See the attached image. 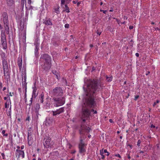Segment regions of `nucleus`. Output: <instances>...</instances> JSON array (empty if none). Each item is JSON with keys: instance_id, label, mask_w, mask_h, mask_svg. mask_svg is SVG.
<instances>
[{"instance_id": "obj_1", "label": "nucleus", "mask_w": 160, "mask_h": 160, "mask_svg": "<svg viewBox=\"0 0 160 160\" xmlns=\"http://www.w3.org/2000/svg\"><path fill=\"white\" fill-rule=\"evenodd\" d=\"M87 89H83L86 95L83 99V104L82 107V118H88L90 115L89 109L94 107L96 105V96L97 92L102 88V84L95 79H89L87 82Z\"/></svg>"}, {"instance_id": "obj_2", "label": "nucleus", "mask_w": 160, "mask_h": 160, "mask_svg": "<svg viewBox=\"0 0 160 160\" xmlns=\"http://www.w3.org/2000/svg\"><path fill=\"white\" fill-rule=\"evenodd\" d=\"M3 68L5 78L8 81L10 78V73L8 66L6 60L4 58H2Z\"/></svg>"}, {"instance_id": "obj_3", "label": "nucleus", "mask_w": 160, "mask_h": 160, "mask_svg": "<svg viewBox=\"0 0 160 160\" xmlns=\"http://www.w3.org/2000/svg\"><path fill=\"white\" fill-rule=\"evenodd\" d=\"M53 99L54 102V105L55 107H58L63 105L65 102V99L64 97L60 98L54 97Z\"/></svg>"}, {"instance_id": "obj_4", "label": "nucleus", "mask_w": 160, "mask_h": 160, "mask_svg": "<svg viewBox=\"0 0 160 160\" xmlns=\"http://www.w3.org/2000/svg\"><path fill=\"white\" fill-rule=\"evenodd\" d=\"M63 93V90L60 87H56L51 91L52 95L55 98L62 96Z\"/></svg>"}, {"instance_id": "obj_5", "label": "nucleus", "mask_w": 160, "mask_h": 160, "mask_svg": "<svg viewBox=\"0 0 160 160\" xmlns=\"http://www.w3.org/2000/svg\"><path fill=\"white\" fill-rule=\"evenodd\" d=\"M44 141H45V142L43 143V145L46 148H48L49 147L51 148L54 144L53 141L52 140L51 138L49 137H47L46 138H45Z\"/></svg>"}, {"instance_id": "obj_6", "label": "nucleus", "mask_w": 160, "mask_h": 160, "mask_svg": "<svg viewBox=\"0 0 160 160\" xmlns=\"http://www.w3.org/2000/svg\"><path fill=\"white\" fill-rule=\"evenodd\" d=\"M40 60L42 61H44V62L51 63V58L50 56L48 54H44L41 55Z\"/></svg>"}, {"instance_id": "obj_7", "label": "nucleus", "mask_w": 160, "mask_h": 160, "mask_svg": "<svg viewBox=\"0 0 160 160\" xmlns=\"http://www.w3.org/2000/svg\"><path fill=\"white\" fill-rule=\"evenodd\" d=\"M1 43L3 48L6 49L7 48V43L5 32H3L1 35Z\"/></svg>"}, {"instance_id": "obj_8", "label": "nucleus", "mask_w": 160, "mask_h": 160, "mask_svg": "<svg viewBox=\"0 0 160 160\" xmlns=\"http://www.w3.org/2000/svg\"><path fill=\"white\" fill-rule=\"evenodd\" d=\"M80 141L78 146L79 152L80 153H83L86 152L85 145L82 139H81Z\"/></svg>"}, {"instance_id": "obj_9", "label": "nucleus", "mask_w": 160, "mask_h": 160, "mask_svg": "<svg viewBox=\"0 0 160 160\" xmlns=\"http://www.w3.org/2000/svg\"><path fill=\"white\" fill-rule=\"evenodd\" d=\"M51 63L44 62V64L42 66V68L45 72L48 71L51 67Z\"/></svg>"}, {"instance_id": "obj_10", "label": "nucleus", "mask_w": 160, "mask_h": 160, "mask_svg": "<svg viewBox=\"0 0 160 160\" xmlns=\"http://www.w3.org/2000/svg\"><path fill=\"white\" fill-rule=\"evenodd\" d=\"M64 107H62L55 111H52V115L56 116H58V115L64 112Z\"/></svg>"}, {"instance_id": "obj_11", "label": "nucleus", "mask_w": 160, "mask_h": 160, "mask_svg": "<svg viewBox=\"0 0 160 160\" xmlns=\"http://www.w3.org/2000/svg\"><path fill=\"white\" fill-rule=\"evenodd\" d=\"M46 124H48L49 125H52L53 123H55L56 122H54L53 121V118H52V117H49L46 118L45 121Z\"/></svg>"}, {"instance_id": "obj_12", "label": "nucleus", "mask_w": 160, "mask_h": 160, "mask_svg": "<svg viewBox=\"0 0 160 160\" xmlns=\"http://www.w3.org/2000/svg\"><path fill=\"white\" fill-rule=\"evenodd\" d=\"M84 130L85 131L87 132H89L90 130V128L89 127H88L87 126H84L83 125L81 126V129L79 130L80 133L81 134H83L82 131Z\"/></svg>"}, {"instance_id": "obj_13", "label": "nucleus", "mask_w": 160, "mask_h": 160, "mask_svg": "<svg viewBox=\"0 0 160 160\" xmlns=\"http://www.w3.org/2000/svg\"><path fill=\"white\" fill-rule=\"evenodd\" d=\"M30 131V130L28 131V143L29 146H31L32 143V137L31 136V133L29 132Z\"/></svg>"}, {"instance_id": "obj_14", "label": "nucleus", "mask_w": 160, "mask_h": 160, "mask_svg": "<svg viewBox=\"0 0 160 160\" xmlns=\"http://www.w3.org/2000/svg\"><path fill=\"white\" fill-rule=\"evenodd\" d=\"M43 23L47 25H52V23L50 18H46L43 19Z\"/></svg>"}, {"instance_id": "obj_15", "label": "nucleus", "mask_w": 160, "mask_h": 160, "mask_svg": "<svg viewBox=\"0 0 160 160\" xmlns=\"http://www.w3.org/2000/svg\"><path fill=\"white\" fill-rule=\"evenodd\" d=\"M18 65L19 68L20 70H21L22 68V57H19L18 58Z\"/></svg>"}, {"instance_id": "obj_16", "label": "nucleus", "mask_w": 160, "mask_h": 160, "mask_svg": "<svg viewBox=\"0 0 160 160\" xmlns=\"http://www.w3.org/2000/svg\"><path fill=\"white\" fill-rule=\"evenodd\" d=\"M16 151L19 154L18 158H19L20 156H22L23 158H24V153L23 151L16 150Z\"/></svg>"}, {"instance_id": "obj_17", "label": "nucleus", "mask_w": 160, "mask_h": 160, "mask_svg": "<svg viewBox=\"0 0 160 160\" xmlns=\"http://www.w3.org/2000/svg\"><path fill=\"white\" fill-rule=\"evenodd\" d=\"M33 92H32V97L33 98V97H34L35 98L37 96V95H36V92L37 89L36 86H35V85H34V87H33Z\"/></svg>"}, {"instance_id": "obj_18", "label": "nucleus", "mask_w": 160, "mask_h": 160, "mask_svg": "<svg viewBox=\"0 0 160 160\" xmlns=\"http://www.w3.org/2000/svg\"><path fill=\"white\" fill-rule=\"evenodd\" d=\"M40 108V105L39 104L37 103L35 107V110L36 113H37V114H38L39 110Z\"/></svg>"}, {"instance_id": "obj_19", "label": "nucleus", "mask_w": 160, "mask_h": 160, "mask_svg": "<svg viewBox=\"0 0 160 160\" xmlns=\"http://www.w3.org/2000/svg\"><path fill=\"white\" fill-rule=\"evenodd\" d=\"M7 5L9 6L12 5L14 3L13 0H6Z\"/></svg>"}, {"instance_id": "obj_20", "label": "nucleus", "mask_w": 160, "mask_h": 160, "mask_svg": "<svg viewBox=\"0 0 160 160\" xmlns=\"http://www.w3.org/2000/svg\"><path fill=\"white\" fill-rule=\"evenodd\" d=\"M44 95L43 92L41 94L40 97H39V101L41 103H42L43 102Z\"/></svg>"}, {"instance_id": "obj_21", "label": "nucleus", "mask_w": 160, "mask_h": 160, "mask_svg": "<svg viewBox=\"0 0 160 160\" xmlns=\"http://www.w3.org/2000/svg\"><path fill=\"white\" fill-rule=\"evenodd\" d=\"M9 24L5 25V28L6 33L7 34H9Z\"/></svg>"}, {"instance_id": "obj_22", "label": "nucleus", "mask_w": 160, "mask_h": 160, "mask_svg": "<svg viewBox=\"0 0 160 160\" xmlns=\"http://www.w3.org/2000/svg\"><path fill=\"white\" fill-rule=\"evenodd\" d=\"M27 83L26 82H24V81H22V87L23 88H25V93L27 92Z\"/></svg>"}, {"instance_id": "obj_23", "label": "nucleus", "mask_w": 160, "mask_h": 160, "mask_svg": "<svg viewBox=\"0 0 160 160\" xmlns=\"http://www.w3.org/2000/svg\"><path fill=\"white\" fill-rule=\"evenodd\" d=\"M3 21L5 25L8 24V17H6L3 18Z\"/></svg>"}, {"instance_id": "obj_24", "label": "nucleus", "mask_w": 160, "mask_h": 160, "mask_svg": "<svg viewBox=\"0 0 160 160\" xmlns=\"http://www.w3.org/2000/svg\"><path fill=\"white\" fill-rule=\"evenodd\" d=\"M26 8L27 10L28 11L29 10H30V13L31 14H32V10L33 9V7L30 5L29 7L28 8L27 6H26Z\"/></svg>"}, {"instance_id": "obj_25", "label": "nucleus", "mask_w": 160, "mask_h": 160, "mask_svg": "<svg viewBox=\"0 0 160 160\" xmlns=\"http://www.w3.org/2000/svg\"><path fill=\"white\" fill-rule=\"evenodd\" d=\"M26 75V70L25 69H23V71L22 72V78L23 81V77H24V75Z\"/></svg>"}, {"instance_id": "obj_26", "label": "nucleus", "mask_w": 160, "mask_h": 160, "mask_svg": "<svg viewBox=\"0 0 160 160\" xmlns=\"http://www.w3.org/2000/svg\"><path fill=\"white\" fill-rule=\"evenodd\" d=\"M62 81V82L63 83V84H64L65 85H68V82L66 80V79L65 78H63Z\"/></svg>"}, {"instance_id": "obj_27", "label": "nucleus", "mask_w": 160, "mask_h": 160, "mask_svg": "<svg viewBox=\"0 0 160 160\" xmlns=\"http://www.w3.org/2000/svg\"><path fill=\"white\" fill-rule=\"evenodd\" d=\"M33 98L31 97L30 98V100L28 104H27V105H28L29 106V108H30V106L32 105V100Z\"/></svg>"}, {"instance_id": "obj_28", "label": "nucleus", "mask_w": 160, "mask_h": 160, "mask_svg": "<svg viewBox=\"0 0 160 160\" xmlns=\"http://www.w3.org/2000/svg\"><path fill=\"white\" fill-rule=\"evenodd\" d=\"M8 116H9L10 118H11V105L10 108H9V111L8 112Z\"/></svg>"}, {"instance_id": "obj_29", "label": "nucleus", "mask_w": 160, "mask_h": 160, "mask_svg": "<svg viewBox=\"0 0 160 160\" xmlns=\"http://www.w3.org/2000/svg\"><path fill=\"white\" fill-rule=\"evenodd\" d=\"M65 11L67 12H70L69 9L67 5H65Z\"/></svg>"}, {"instance_id": "obj_30", "label": "nucleus", "mask_w": 160, "mask_h": 160, "mask_svg": "<svg viewBox=\"0 0 160 160\" xmlns=\"http://www.w3.org/2000/svg\"><path fill=\"white\" fill-rule=\"evenodd\" d=\"M52 72L54 74H55L56 76V78H57L58 79V72H57V71H54V70H53Z\"/></svg>"}, {"instance_id": "obj_31", "label": "nucleus", "mask_w": 160, "mask_h": 160, "mask_svg": "<svg viewBox=\"0 0 160 160\" xmlns=\"http://www.w3.org/2000/svg\"><path fill=\"white\" fill-rule=\"evenodd\" d=\"M39 49V48H35V56L37 57L38 55V52Z\"/></svg>"}, {"instance_id": "obj_32", "label": "nucleus", "mask_w": 160, "mask_h": 160, "mask_svg": "<svg viewBox=\"0 0 160 160\" xmlns=\"http://www.w3.org/2000/svg\"><path fill=\"white\" fill-rule=\"evenodd\" d=\"M34 45L35 46V48H39V43H38L37 41L35 42L34 43Z\"/></svg>"}, {"instance_id": "obj_33", "label": "nucleus", "mask_w": 160, "mask_h": 160, "mask_svg": "<svg viewBox=\"0 0 160 160\" xmlns=\"http://www.w3.org/2000/svg\"><path fill=\"white\" fill-rule=\"evenodd\" d=\"M107 80L108 82L111 81L112 80V77H107Z\"/></svg>"}, {"instance_id": "obj_34", "label": "nucleus", "mask_w": 160, "mask_h": 160, "mask_svg": "<svg viewBox=\"0 0 160 160\" xmlns=\"http://www.w3.org/2000/svg\"><path fill=\"white\" fill-rule=\"evenodd\" d=\"M29 12L28 11L26 10V13H25V19H28V15Z\"/></svg>"}, {"instance_id": "obj_35", "label": "nucleus", "mask_w": 160, "mask_h": 160, "mask_svg": "<svg viewBox=\"0 0 160 160\" xmlns=\"http://www.w3.org/2000/svg\"><path fill=\"white\" fill-rule=\"evenodd\" d=\"M8 100L5 103V108H8L9 107V103H8Z\"/></svg>"}, {"instance_id": "obj_36", "label": "nucleus", "mask_w": 160, "mask_h": 160, "mask_svg": "<svg viewBox=\"0 0 160 160\" xmlns=\"http://www.w3.org/2000/svg\"><path fill=\"white\" fill-rule=\"evenodd\" d=\"M2 16H3V18H5V17H8V16L6 12H3V13L2 14Z\"/></svg>"}, {"instance_id": "obj_37", "label": "nucleus", "mask_w": 160, "mask_h": 160, "mask_svg": "<svg viewBox=\"0 0 160 160\" xmlns=\"http://www.w3.org/2000/svg\"><path fill=\"white\" fill-rule=\"evenodd\" d=\"M89 111H90V113L91 112H93V114H96V113H97V111L96 110L95 111L93 109H92V110H91V111L89 110Z\"/></svg>"}, {"instance_id": "obj_38", "label": "nucleus", "mask_w": 160, "mask_h": 160, "mask_svg": "<svg viewBox=\"0 0 160 160\" xmlns=\"http://www.w3.org/2000/svg\"><path fill=\"white\" fill-rule=\"evenodd\" d=\"M104 152L105 153H107V156H108L109 155V153L107 151L106 149H104Z\"/></svg>"}, {"instance_id": "obj_39", "label": "nucleus", "mask_w": 160, "mask_h": 160, "mask_svg": "<svg viewBox=\"0 0 160 160\" xmlns=\"http://www.w3.org/2000/svg\"><path fill=\"white\" fill-rule=\"evenodd\" d=\"M24 0H22L21 1V6L22 7V8H23L24 7Z\"/></svg>"}, {"instance_id": "obj_40", "label": "nucleus", "mask_w": 160, "mask_h": 160, "mask_svg": "<svg viewBox=\"0 0 160 160\" xmlns=\"http://www.w3.org/2000/svg\"><path fill=\"white\" fill-rule=\"evenodd\" d=\"M104 150L103 149H102L100 150V154L101 155H102L103 154H104Z\"/></svg>"}, {"instance_id": "obj_41", "label": "nucleus", "mask_w": 160, "mask_h": 160, "mask_svg": "<svg viewBox=\"0 0 160 160\" xmlns=\"http://www.w3.org/2000/svg\"><path fill=\"white\" fill-rule=\"evenodd\" d=\"M141 142V140H138V141L137 144V145L138 147H139L140 146Z\"/></svg>"}, {"instance_id": "obj_42", "label": "nucleus", "mask_w": 160, "mask_h": 160, "mask_svg": "<svg viewBox=\"0 0 160 160\" xmlns=\"http://www.w3.org/2000/svg\"><path fill=\"white\" fill-rule=\"evenodd\" d=\"M159 102V101L157 100L156 102H154L153 104V107H155V105L157 103H158Z\"/></svg>"}, {"instance_id": "obj_43", "label": "nucleus", "mask_w": 160, "mask_h": 160, "mask_svg": "<svg viewBox=\"0 0 160 160\" xmlns=\"http://www.w3.org/2000/svg\"><path fill=\"white\" fill-rule=\"evenodd\" d=\"M65 27L66 28H69V25L68 24H66L65 25Z\"/></svg>"}, {"instance_id": "obj_44", "label": "nucleus", "mask_w": 160, "mask_h": 160, "mask_svg": "<svg viewBox=\"0 0 160 160\" xmlns=\"http://www.w3.org/2000/svg\"><path fill=\"white\" fill-rule=\"evenodd\" d=\"M8 100H8V103H10V104H11V101L10 98V97H8Z\"/></svg>"}, {"instance_id": "obj_45", "label": "nucleus", "mask_w": 160, "mask_h": 160, "mask_svg": "<svg viewBox=\"0 0 160 160\" xmlns=\"http://www.w3.org/2000/svg\"><path fill=\"white\" fill-rule=\"evenodd\" d=\"M100 12H102L104 14L106 13L107 12V10H102V9H101L100 10Z\"/></svg>"}, {"instance_id": "obj_46", "label": "nucleus", "mask_w": 160, "mask_h": 160, "mask_svg": "<svg viewBox=\"0 0 160 160\" xmlns=\"http://www.w3.org/2000/svg\"><path fill=\"white\" fill-rule=\"evenodd\" d=\"M57 116H54L52 115V118H53V121H54V122H55V119L57 117Z\"/></svg>"}, {"instance_id": "obj_47", "label": "nucleus", "mask_w": 160, "mask_h": 160, "mask_svg": "<svg viewBox=\"0 0 160 160\" xmlns=\"http://www.w3.org/2000/svg\"><path fill=\"white\" fill-rule=\"evenodd\" d=\"M36 117L35 118V119H36V121H37L38 119V116L39 115V114L38 113V114H37V113H36Z\"/></svg>"}, {"instance_id": "obj_48", "label": "nucleus", "mask_w": 160, "mask_h": 160, "mask_svg": "<svg viewBox=\"0 0 160 160\" xmlns=\"http://www.w3.org/2000/svg\"><path fill=\"white\" fill-rule=\"evenodd\" d=\"M24 76H24V77H23V78H24V80L23 81H24V82H25L26 81L27 76L25 74L24 75Z\"/></svg>"}, {"instance_id": "obj_49", "label": "nucleus", "mask_w": 160, "mask_h": 160, "mask_svg": "<svg viewBox=\"0 0 160 160\" xmlns=\"http://www.w3.org/2000/svg\"><path fill=\"white\" fill-rule=\"evenodd\" d=\"M65 0H61V4H64Z\"/></svg>"}, {"instance_id": "obj_50", "label": "nucleus", "mask_w": 160, "mask_h": 160, "mask_svg": "<svg viewBox=\"0 0 160 160\" xmlns=\"http://www.w3.org/2000/svg\"><path fill=\"white\" fill-rule=\"evenodd\" d=\"M139 96L138 95H136L135 97L134 100H136L139 98Z\"/></svg>"}, {"instance_id": "obj_51", "label": "nucleus", "mask_w": 160, "mask_h": 160, "mask_svg": "<svg viewBox=\"0 0 160 160\" xmlns=\"http://www.w3.org/2000/svg\"><path fill=\"white\" fill-rule=\"evenodd\" d=\"M115 156L116 157H118L119 158H121V156L119 154H116L115 155Z\"/></svg>"}, {"instance_id": "obj_52", "label": "nucleus", "mask_w": 160, "mask_h": 160, "mask_svg": "<svg viewBox=\"0 0 160 160\" xmlns=\"http://www.w3.org/2000/svg\"><path fill=\"white\" fill-rule=\"evenodd\" d=\"M28 3L29 5H30L31 3V0H28Z\"/></svg>"}, {"instance_id": "obj_53", "label": "nucleus", "mask_w": 160, "mask_h": 160, "mask_svg": "<svg viewBox=\"0 0 160 160\" xmlns=\"http://www.w3.org/2000/svg\"><path fill=\"white\" fill-rule=\"evenodd\" d=\"M76 3H77V6H79V5H80V4L81 3V2L77 1V2Z\"/></svg>"}, {"instance_id": "obj_54", "label": "nucleus", "mask_w": 160, "mask_h": 160, "mask_svg": "<svg viewBox=\"0 0 160 160\" xmlns=\"http://www.w3.org/2000/svg\"><path fill=\"white\" fill-rule=\"evenodd\" d=\"M29 119H30V116H28V117L26 119V120L27 121H29Z\"/></svg>"}, {"instance_id": "obj_55", "label": "nucleus", "mask_w": 160, "mask_h": 160, "mask_svg": "<svg viewBox=\"0 0 160 160\" xmlns=\"http://www.w3.org/2000/svg\"><path fill=\"white\" fill-rule=\"evenodd\" d=\"M7 96L8 97H9L10 96H12V95L11 94V92H10L9 93V95L7 94Z\"/></svg>"}, {"instance_id": "obj_56", "label": "nucleus", "mask_w": 160, "mask_h": 160, "mask_svg": "<svg viewBox=\"0 0 160 160\" xmlns=\"http://www.w3.org/2000/svg\"><path fill=\"white\" fill-rule=\"evenodd\" d=\"M133 28V27L132 26H130L129 27V28L130 29H132Z\"/></svg>"}, {"instance_id": "obj_57", "label": "nucleus", "mask_w": 160, "mask_h": 160, "mask_svg": "<svg viewBox=\"0 0 160 160\" xmlns=\"http://www.w3.org/2000/svg\"><path fill=\"white\" fill-rule=\"evenodd\" d=\"M102 156V159H103L105 158V156L103 154L102 155H101Z\"/></svg>"}, {"instance_id": "obj_58", "label": "nucleus", "mask_w": 160, "mask_h": 160, "mask_svg": "<svg viewBox=\"0 0 160 160\" xmlns=\"http://www.w3.org/2000/svg\"><path fill=\"white\" fill-rule=\"evenodd\" d=\"M5 130H3L2 131V133L3 135H4L5 134Z\"/></svg>"}, {"instance_id": "obj_59", "label": "nucleus", "mask_w": 160, "mask_h": 160, "mask_svg": "<svg viewBox=\"0 0 160 160\" xmlns=\"http://www.w3.org/2000/svg\"><path fill=\"white\" fill-rule=\"evenodd\" d=\"M135 55L137 57H138L139 56V54L138 53H136L135 54Z\"/></svg>"}, {"instance_id": "obj_60", "label": "nucleus", "mask_w": 160, "mask_h": 160, "mask_svg": "<svg viewBox=\"0 0 160 160\" xmlns=\"http://www.w3.org/2000/svg\"><path fill=\"white\" fill-rule=\"evenodd\" d=\"M155 126L153 124H152L151 126V128H155Z\"/></svg>"}, {"instance_id": "obj_61", "label": "nucleus", "mask_w": 160, "mask_h": 160, "mask_svg": "<svg viewBox=\"0 0 160 160\" xmlns=\"http://www.w3.org/2000/svg\"><path fill=\"white\" fill-rule=\"evenodd\" d=\"M76 152V151L75 150H73V151L72 152V153L73 154H74Z\"/></svg>"}, {"instance_id": "obj_62", "label": "nucleus", "mask_w": 160, "mask_h": 160, "mask_svg": "<svg viewBox=\"0 0 160 160\" xmlns=\"http://www.w3.org/2000/svg\"><path fill=\"white\" fill-rule=\"evenodd\" d=\"M2 83L1 82H0V87L1 88H2Z\"/></svg>"}, {"instance_id": "obj_63", "label": "nucleus", "mask_w": 160, "mask_h": 160, "mask_svg": "<svg viewBox=\"0 0 160 160\" xmlns=\"http://www.w3.org/2000/svg\"><path fill=\"white\" fill-rule=\"evenodd\" d=\"M17 150H20V147L19 146H18L17 147Z\"/></svg>"}, {"instance_id": "obj_64", "label": "nucleus", "mask_w": 160, "mask_h": 160, "mask_svg": "<svg viewBox=\"0 0 160 160\" xmlns=\"http://www.w3.org/2000/svg\"><path fill=\"white\" fill-rule=\"evenodd\" d=\"M109 121L111 123H112L113 122V120L112 119H110L109 120Z\"/></svg>"}]
</instances>
